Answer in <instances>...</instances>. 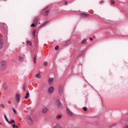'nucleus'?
Returning <instances> with one entry per match:
<instances>
[{
	"label": "nucleus",
	"mask_w": 128,
	"mask_h": 128,
	"mask_svg": "<svg viewBox=\"0 0 128 128\" xmlns=\"http://www.w3.org/2000/svg\"><path fill=\"white\" fill-rule=\"evenodd\" d=\"M26 120H28V123L30 126H32V124H34V120H32L30 116H26Z\"/></svg>",
	"instance_id": "f257e3e1"
},
{
	"label": "nucleus",
	"mask_w": 128,
	"mask_h": 128,
	"mask_svg": "<svg viewBox=\"0 0 128 128\" xmlns=\"http://www.w3.org/2000/svg\"><path fill=\"white\" fill-rule=\"evenodd\" d=\"M43 12H44L43 13L44 16H46L50 14V10H48V7H46L43 10Z\"/></svg>",
	"instance_id": "f03ea898"
},
{
	"label": "nucleus",
	"mask_w": 128,
	"mask_h": 128,
	"mask_svg": "<svg viewBox=\"0 0 128 128\" xmlns=\"http://www.w3.org/2000/svg\"><path fill=\"white\" fill-rule=\"evenodd\" d=\"M6 61H2L1 62V68L2 70L6 69Z\"/></svg>",
	"instance_id": "7ed1b4c3"
},
{
	"label": "nucleus",
	"mask_w": 128,
	"mask_h": 128,
	"mask_svg": "<svg viewBox=\"0 0 128 128\" xmlns=\"http://www.w3.org/2000/svg\"><path fill=\"white\" fill-rule=\"evenodd\" d=\"M54 86H50L48 88V92L49 94H52L54 92Z\"/></svg>",
	"instance_id": "20e7f679"
},
{
	"label": "nucleus",
	"mask_w": 128,
	"mask_h": 128,
	"mask_svg": "<svg viewBox=\"0 0 128 128\" xmlns=\"http://www.w3.org/2000/svg\"><path fill=\"white\" fill-rule=\"evenodd\" d=\"M16 102H18V104L20 103V95L18 94H16Z\"/></svg>",
	"instance_id": "39448f33"
},
{
	"label": "nucleus",
	"mask_w": 128,
	"mask_h": 128,
	"mask_svg": "<svg viewBox=\"0 0 128 128\" xmlns=\"http://www.w3.org/2000/svg\"><path fill=\"white\" fill-rule=\"evenodd\" d=\"M56 104L59 108H62V105L60 102L58 100H56Z\"/></svg>",
	"instance_id": "423d86ee"
},
{
	"label": "nucleus",
	"mask_w": 128,
	"mask_h": 128,
	"mask_svg": "<svg viewBox=\"0 0 128 128\" xmlns=\"http://www.w3.org/2000/svg\"><path fill=\"white\" fill-rule=\"evenodd\" d=\"M48 112V108H44L42 110V114H46Z\"/></svg>",
	"instance_id": "0eeeda50"
},
{
	"label": "nucleus",
	"mask_w": 128,
	"mask_h": 128,
	"mask_svg": "<svg viewBox=\"0 0 128 128\" xmlns=\"http://www.w3.org/2000/svg\"><path fill=\"white\" fill-rule=\"evenodd\" d=\"M3 46H4V41L2 40V39L0 38V50H2V48Z\"/></svg>",
	"instance_id": "6e6552de"
},
{
	"label": "nucleus",
	"mask_w": 128,
	"mask_h": 128,
	"mask_svg": "<svg viewBox=\"0 0 128 128\" xmlns=\"http://www.w3.org/2000/svg\"><path fill=\"white\" fill-rule=\"evenodd\" d=\"M53 82H54V78H49L48 84L50 85L52 84Z\"/></svg>",
	"instance_id": "1a4fd4ad"
},
{
	"label": "nucleus",
	"mask_w": 128,
	"mask_h": 128,
	"mask_svg": "<svg viewBox=\"0 0 128 128\" xmlns=\"http://www.w3.org/2000/svg\"><path fill=\"white\" fill-rule=\"evenodd\" d=\"M80 16H82V18H88V16H90L88 14H81Z\"/></svg>",
	"instance_id": "9d476101"
},
{
	"label": "nucleus",
	"mask_w": 128,
	"mask_h": 128,
	"mask_svg": "<svg viewBox=\"0 0 128 128\" xmlns=\"http://www.w3.org/2000/svg\"><path fill=\"white\" fill-rule=\"evenodd\" d=\"M58 90H59V92H60V94H62V92H63V90H64V88H62V86H60L59 88H58Z\"/></svg>",
	"instance_id": "9b49d317"
},
{
	"label": "nucleus",
	"mask_w": 128,
	"mask_h": 128,
	"mask_svg": "<svg viewBox=\"0 0 128 128\" xmlns=\"http://www.w3.org/2000/svg\"><path fill=\"white\" fill-rule=\"evenodd\" d=\"M53 128H62V127L60 124H56Z\"/></svg>",
	"instance_id": "f8f14e48"
},
{
	"label": "nucleus",
	"mask_w": 128,
	"mask_h": 128,
	"mask_svg": "<svg viewBox=\"0 0 128 128\" xmlns=\"http://www.w3.org/2000/svg\"><path fill=\"white\" fill-rule=\"evenodd\" d=\"M67 113L68 116H72V112L68 109H67Z\"/></svg>",
	"instance_id": "ddd939ff"
},
{
	"label": "nucleus",
	"mask_w": 128,
	"mask_h": 128,
	"mask_svg": "<svg viewBox=\"0 0 128 128\" xmlns=\"http://www.w3.org/2000/svg\"><path fill=\"white\" fill-rule=\"evenodd\" d=\"M62 116L61 114H58L56 116V120H62Z\"/></svg>",
	"instance_id": "4468645a"
},
{
	"label": "nucleus",
	"mask_w": 128,
	"mask_h": 128,
	"mask_svg": "<svg viewBox=\"0 0 128 128\" xmlns=\"http://www.w3.org/2000/svg\"><path fill=\"white\" fill-rule=\"evenodd\" d=\"M36 78H42V76L40 74H38L36 75Z\"/></svg>",
	"instance_id": "2eb2a0df"
},
{
	"label": "nucleus",
	"mask_w": 128,
	"mask_h": 128,
	"mask_svg": "<svg viewBox=\"0 0 128 128\" xmlns=\"http://www.w3.org/2000/svg\"><path fill=\"white\" fill-rule=\"evenodd\" d=\"M70 44V41L68 40L64 43V46H68V44Z\"/></svg>",
	"instance_id": "dca6fc26"
},
{
	"label": "nucleus",
	"mask_w": 128,
	"mask_h": 128,
	"mask_svg": "<svg viewBox=\"0 0 128 128\" xmlns=\"http://www.w3.org/2000/svg\"><path fill=\"white\" fill-rule=\"evenodd\" d=\"M26 84H24L23 85V90L24 92H26Z\"/></svg>",
	"instance_id": "f3484780"
},
{
	"label": "nucleus",
	"mask_w": 128,
	"mask_h": 128,
	"mask_svg": "<svg viewBox=\"0 0 128 128\" xmlns=\"http://www.w3.org/2000/svg\"><path fill=\"white\" fill-rule=\"evenodd\" d=\"M36 30H33V32H32V36H33V38H34V36H36Z\"/></svg>",
	"instance_id": "a211bd4d"
},
{
	"label": "nucleus",
	"mask_w": 128,
	"mask_h": 128,
	"mask_svg": "<svg viewBox=\"0 0 128 128\" xmlns=\"http://www.w3.org/2000/svg\"><path fill=\"white\" fill-rule=\"evenodd\" d=\"M28 96H30V93L28 92L26 93V96H25V98L27 99L28 98Z\"/></svg>",
	"instance_id": "6ab92c4d"
},
{
	"label": "nucleus",
	"mask_w": 128,
	"mask_h": 128,
	"mask_svg": "<svg viewBox=\"0 0 128 128\" xmlns=\"http://www.w3.org/2000/svg\"><path fill=\"white\" fill-rule=\"evenodd\" d=\"M8 124H14V122H14V120H12L10 122L8 120Z\"/></svg>",
	"instance_id": "aec40b11"
},
{
	"label": "nucleus",
	"mask_w": 128,
	"mask_h": 128,
	"mask_svg": "<svg viewBox=\"0 0 128 128\" xmlns=\"http://www.w3.org/2000/svg\"><path fill=\"white\" fill-rule=\"evenodd\" d=\"M48 24V22H46L45 23H44V24H42V25H41L40 26V28H42V26H46V24Z\"/></svg>",
	"instance_id": "412c9836"
},
{
	"label": "nucleus",
	"mask_w": 128,
	"mask_h": 128,
	"mask_svg": "<svg viewBox=\"0 0 128 128\" xmlns=\"http://www.w3.org/2000/svg\"><path fill=\"white\" fill-rule=\"evenodd\" d=\"M18 60L20 62H22L24 60V58L20 56Z\"/></svg>",
	"instance_id": "4be33fe9"
},
{
	"label": "nucleus",
	"mask_w": 128,
	"mask_h": 128,
	"mask_svg": "<svg viewBox=\"0 0 128 128\" xmlns=\"http://www.w3.org/2000/svg\"><path fill=\"white\" fill-rule=\"evenodd\" d=\"M36 55H34V64H36Z\"/></svg>",
	"instance_id": "5701e85b"
},
{
	"label": "nucleus",
	"mask_w": 128,
	"mask_h": 128,
	"mask_svg": "<svg viewBox=\"0 0 128 128\" xmlns=\"http://www.w3.org/2000/svg\"><path fill=\"white\" fill-rule=\"evenodd\" d=\"M4 118L6 122H8V117H6V116L4 115Z\"/></svg>",
	"instance_id": "b1692460"
},
{
	"label": "nucleus",
	"mask_w": 128,
	"mask_h": 128,
	"mask_svg": "<svg viewBox=\"0 0 128 128\" xmlns=\"http://www.w3.org/2000/svg\"><path fill=\"white\" fill-rule=\"evenodd\" d=\"M86 40H84L82 42V44H86Z\"/></svg>",
	"instance_id": "393cba45"
},
{
	"label": "nucleus",
	"mask_w": 128,
	"mask_h": 128,
	"mask_svg": "<svg viewBox=\"0 0 128 128\" xmlns=\"http://www.w3.org/2000/svg\"><path fill=\"white\" fill-rule=\"evenodd\" d=\"M12 128H18V126H16V124H12Z\"/></svg>",
	"instance_id": "a878e982"
},
{
	"label": "nucleus",
	"mask_w": 128,
	"mask_h": 128,
	"mask_svg": "<svg viewBox=\"0 0 128 128\" xmlns=\"http://www.w3.org/2000/svg\"><path fill=\"white\" fill-rule=\"evenodd\" d=\"M59 48H60V46H56L55 47V50H58Z\"/></svg>",
	"instance_id": "bb28decb"
},
{
	"label": "nucleus",
	"mask_w": 128,
	"mask_h": 128,
	"mask_svg": "<svg viewBox=\"0 0 128 128\" xmlns=\"http://www.w3.org/2000/svg\"><path fill=\"white\" fill-rule=\"evenodd\" d=\"M27 44H28V46H32V42L30 41H28L27 42Z\"/></svg>",
	"instance_id": "cd10ccee"
},
{
	"label": "nucleus",
	"mask_w": 128,
	"mask_h": 128,
	"mask_svg": "<svg viewBox=\"0 0 128 128\" xmlns=\"http://www.w3.org/2000/svg\"><path fill=\"white\" fill-rule=\"evenodd\" d=\"M44 66H48V62H44Z\"/></svg>",
	"instance_id": "c85d7f7f"
},
{
	"label": "nucleus",
	"mask_w": 128,
	"mask_h": 128,
	"mask_svg": "<svg viewBox=\"0 0 128 128\" xmlns=\"http://www.w3.org/2000/svg\"><path fill=\"white\" fill-rule=\"evenodd\" d=\"M83 110H84V112H86V110H88V108H86V107H84Z\"/></svg>",
	"instance_id": "c756f323"
},
{
	"label": "nucleus",
	"mask_w": 128,
	"mask_h": 128,
	"mask_svg": "<svg viewBox=\"0 0 128 128\" xmlns=\"http://www.w3.org/2000/svg\"><path fill=\"white\" fill-rule=\"evenodd\" d=\"M12 111L14 112V114H16V111L14 110V108H12Z\"/></svg>",
	"instance_id": "7c9ffc66"
},
{
	"label": "nucleus",
	"mask_w": 128,
	"mask_h": 128,
	"mask_svg": "<svg viewBox=\"0 0 128 128\" xmlns=\"http://www.w3.org/2000/svg\"><path fill=\"white\" fill-rule=\"evenodd\" d=\"M115 2H114V0H111V4H114Z\"/></svg>",
	"instance_id": "2f4dec72"
},
{
	"label": "nucleus",
	"mask_w": 128,
	"mask_h": 128,
	"mask_svg": "<svg viewBox=\"0 0 128 128\" xmlns=\"http://www.w3.org/2000/svg\"><path fill=\"white\" fill-rule=\"evenodd\" d=\"M0 106L1 108H4V104H0Z\"/></svg>",
	"instance_id": "473e14b6"
},
{
	"label": "nucleus",
	"mask_w": 128,
	"mask_h": 128,
	"mask_svg": "<svg viewBox=\"0 0 128 128\" xmlns=\"http://www.w3.org/2000/svg\"><path fill=\"white\" fill-rule=\"evenodd\" d=\"M34 20H35V22H36V24H37L38 22V18H36Z\"/></svg>",
	"instance_id": "72a5a7b5"
},
{
	"label": "nucleus",
	"mask_w": 128,
	"mask_h": 128,
	"mask_svg": "<svg viewBox=\"0 0 128 128\" xmlns=\"http://www.w3.org/2000/svg\"><path fill=\"white\" fill-rule=\"evenodd\" d=\"M34 26H35L34 24H31V26H33V28H34Z\"/></svg>",
	"instance_id": "f704fd0d"
},
{
	"label": "nucleus",
	"mask_w": 128,
	"mask_h": 128,
	"mask_svg": "<svg viewBox=\"0 0 128 128\" xmlns=\"http://www.w3.org/2000/svg\"><path fill=\"white\" fill-rule=\"evenodd\" d=\"M8 102V104H12V102H10V100H9V101Z\"/></svg>",
	"instance_id": "c9c22d12"
},
{
	"label": "nucleus",
	"mask_w": 128,
	"mask_h": 128,
	"mask_svg": "<svg viewBox=\"0 0 128 128\" xmlns=\"http://www.w3.org/2000/svg\"><path fill=\"white\" fill-rule=\"evenodd\" d=\"M90 40H93V38H90Z\"/></svg>",
	"instance_id": "e433bc0d"
},
{
	"label": "nucleus",
	"mask_w": 128,
	"mask_h": 128,
	"mask_svg": "<svg viewBox=\"0 0 128 128\" xmlns=\"http://www.w3.org/2000/svg\"><path fill=\"white\" fill-rule=\"evenodd\" d=\"M65 4L66 6H68V2H65Z\"/></svg>",
	"instance_id": "4c0bfd02"
},
{
	"label": "nucleus",
	"mask_w": 128,
	"mask_h": 128,
	"mask_svg": "<svg viewBox=\"0 0 128 128\" xmlns=\"http://www.w3.org/2000/svg\"><path fill=\"white\" fill-rule=\"evenodd\" d=\"M124 128H128V126H125L124 127Z\"/></svg>",
	"instance_id": "58836bf2"
},
{
	"label": "nucleus",
	"mask_w": 128,
	"mask_h": 128,
	"mask_svg": "<svg viewBox=\"0 0 128 128\" xmlns=\"http://www.w3.org/2000/svg\"><path fill=\"white\" fill-rule=\"evenodd\" d=\"M112 126H110V128H112Z\"/></svg>",
	"instance_id": "ea45409f"
},
{
	"label": "nucleus",
	"mask_w": 128,
	"mask_h": 128,
	"mask_svg": "<svg viewBox=\"0 0 128 128\" xmlns=\"http://www.w3.org/2000/svg\"><path fill=\"white\" fill-rule=\"evenodd\" d=\"M112 126H114V124H112Z\"/></svg>",
	"instance_id": "a19ab883"
}]
</instances>
